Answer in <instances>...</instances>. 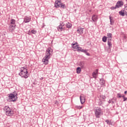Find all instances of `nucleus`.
Instances as JSON below:
<instances>
[{"label":"nucleus","instance_id":"1","mask_svg":"<svg viewBox=\"0 0 127 127\" xmlns=\"http://www.w3.org/2000/svg\"><path fill=\"white\" fill-rule=\"evenodd\" d=\"M51 53H52V49L49 48L46 51V56L42 60L43 62L45 63L46 65H47V64H48V62H49V59H50Z\"/></svg>","mask_w":127,"mask_h":127},{"label":"nucleus","instance_id":"2","mask_svg":"<svg viewBox=\"0 0 127 127\" xmlns=\"http://www.w3.org/2000/svg\"><path fill=\"white\" fill-rule=\"evenodd\" d=\"M19 75L25 79L28 78V71H27V69L24 67H21L20 68V73Z\"/></svg>","mask_w":127,"mask_h":127},{"label":"nucleus","instance_id":"3","mask_svg":"<svg viewBox=\"0 0 127 127\" xmlns=\"http://www.w3.org/2000/svg\"><path fill=\"white\" fill-rule=\"evenodd\" d=\"M94 112L95 113V116L97 119H99L100 116L102 114V109L100 107H95Z\"/></svg>","mask_w":127,"mask_h":127},{"label":"nucleus","instance_id":"4","mask_svg":"<svg viewBox=\"0 0 127 127\" xmlns=\"http://www.w3.org/2000/svg\"><path fill=\"white\" fill-rule=\"evenodd\" d=\"M17 93H13V94H10L8 96V98L11 101V102H15L17 100Z\"/></svg>","mask_w":127,"mask_h":127},{"label":"nucleus","instance_id":"5","mask_svg":"<svg viewBox=\"0 0 127 127\" xmlns=\"http://www.w3.org/2000/svg\"><path fill=\"white\" fill-rule=\"evenodd\" d=\"M4 110L5 111V114L6 116H12L13 115V111H12V110L10 109V108L8 106H5L4 108Z\"/></svg>","mask_w":127,"mask_h":127},{"label":"nucleus","instance_id":"6","mask_svg":"<svg viewBox=\"0 0 127 127\" xmlns=\"http://www.w3.org/2000/svg\"><path fill=\"white\" fill-rule=\"evenodd\" d=\"M105 100H106V96L104 95H100L98 97V105L99 106H102L103 104H104V102H105Z\"/></svg>","mask_w":127,"mask_h":127},{"label":"nucleus","instance_id":"7","mask_svg":"<svg viewBox=\"0 0 127 127\" xmlns=\"http://www.w3.org/2000/svg\"><path fill=\"white\" fill-rule=\"evenodd\" d=\"M119 14L122 15V16H125V15L127 16V4L125 5L124 9H123L121 11H119Z\"/></svg>","mask_w":127,"mask_h":127},{"label":"nucleus","instance_id":"8","mask_svg":"<svg viewBox=\"0 0 127 127\" xmlns=\"http://www.w3.org/2000/svg\"><path fill=\"white\" fill-rule=\"evenodd\" d=\"M31 20V17L25 16L24 18V22L25 23H27L29 22Z\"/></svg>","mask_w":127,"mask_h":127},{"label":"nucleus","instance_id":"9","mask_svg":"<svg viewBox=\"0 0 127 127\" xmlns=\"http://www.w3.org/2000/svg\"><path fill=\"white\" fill-rule=\"evenodd\" d=\"M116 7L119 8V7H121L122 5H124V3L122 1H118L116 4Z\"/></svg>","mask_w":127,"mask_h":127},{"label":"nucleus","instance_id":"10","mask_svg":"<svg viewBox=\"0 0 127 127\" xmlns=\"http://www.w3.org/2000/svg\"><path fill=\"white\" fill-rule=\"evenodd\" d=\"M71 46L73 49L77 50L78 48L79 47V46H78V43H72L71 44Z\"/></svg>","mask_w":127,"mask_h":127},{"label":"nucleus","instance_id":"11","mask_svg":"<svg viewBox=\"0 0 127 127\" xmlns=\"http://www.w3.org/2000/svg\"><path fill=\"white\" fill-rule=\"evenodd\" d=\"M80 100L81 104H84V103H85V96H80Z\"/></svg>","mask_w":127,"mask_h":127},{"label":"nucleus","instance_id":"12","mask_svg":"<svg viewBox=\"0 0 127 127\" xmlns=\"http://www.w3.org/2000/svg\"><path fill=\"white\" fill-rule=\"evenodd\" d=\"M109 19L110 20V24L113 25L114 23H115V20H114V18L111 16H109Z\"/></svg>","mask_w":127,"mask_h":127},{"label":"nucleus","instance_id":"13","mask_svg":"<svg viewBox=\"0 0 127 127\" xmlns=\"http://www.w3.org/2000/svg\"><path fill=\"white\" fill-rule=\"evenodd\" d=\"M92 20L94 22L98 20V16L96 15H93L92 16Z\"/></svg>","mask_w":127,"mask_h":127},{"label":"nucleus","instance_id":"14","mask_svg":"<svg viewBox=\"0 0 127 127\" xmlns=\"http://www.w3.org/2000/svg\"><path fill=\"white\" fill-rule=\"evenodd\" d=\"M61 2H55V6L58 8V7H60L61 5Z\"/></svg>","mask_w":127,"mask_h":127},{"label":"nucleus","instance_id":"15","mask_svg":"<svg viewBox=\"0 0 127 127\" xmlns=\"http://www.w3.org/2000/svg\"><path fill=\"white\" fill-rule=\"evenodd\" d=\"M15 29V26L10 25L9 27V30L10 31H13Z\"/></svg>","mask_w":127,"mask_h":127},{"label":"nucleus","instance_id":"16","mask_svg":"<svg viewBox=\"0 0 127 127\" xmlns=\"http://www.w3.org/2000/svg\"><path fill=\"white\" fill-rule=\"evenodd\" d=\"M83 29H84V28L78 29L77 30L78 33H79V34H81V35L83 34V33H84V30Z\"/></svg>","mask_w":127,"mask_h":127},{"label":"nucleus","instance_id":"17","mask_svg":"<svg viewBox=\"0 0 127 127\" xmlns=\"http://www.w3.org/2000/svg\"><path fill=\"white\" fill-rule=\"evenodd\" d=\"M113 35L111 33H107L108 40H112Z\"/></svg>","mask_w":127,"mask_h":127},{"label":"nucleus","instance_id":"18","mask_svg":"<svg viewBox=\"0 0 127 127\" xmlns=\"http://www.w3.org/2000/svg\"><path fill=\"white\" fill-rule=\"evenodd\" d=\"M112 40H108V45L109 46L108 49H110V48H112Z\"/></svg>","mask_w":127,"mask_h":127},{"label":"nucleus","instance_id":"19","mask_svg":"<svg viewBox=\"0 0 127 127\" xmlns=\"http://www.w3.org/2000/svg\"><path fill=\"white\" fill-rule=\"evenodd\" d=\"M112 101H115V102H117V98L113 97L111 100H109L108 101L109 104H112Z\"/></svg>","mask_w":127,"mask_h":127},{"label":"nucleus","instance_id":"20","mask_svg":"<svg viewBox=\"0 0 127 127\" xmlns=\"http://www.w3.org/2000/svg\"><path fill=\"white\" fill-rule=\"evenodd\" d=\"M97 74H98V69H96V72H94L92 73V75L93 78H94L95 79L97 78Z\"/></svg>","mask_w":127,"mask_h":127},{"label":"nucleus","instance_id":"21","mask_svg":"<svg viewBox=\"0 0 127 127\" xmlns=\"http://www.w3.org/2000/svg\"><path fill=\"white\" fill-rule=\"evenodd\" d=\"M10 24H12L11 25H14L15 26V20L11 19Z\"/></svg>","mask_w":127,"mask_h":127},{"label":"nucleus","instance_id":"22","mask_svg":"<svg viewBox=\"0 0 127 127\" xmlns=\"http://www.w3.org/2000/svg\"><path fill=\"white\" fill-rule=\"evenodd\" d=\"M63 30V27L60 25L58 27V31H62Z\"/></svg>","mask_w":127,"mask_h":127},{"label":"nucleus","instance_id":"23","mask_svg":"<svg viewBox=\"0 0 127 127\" xmlns=\"http://www.w3.org/2000/svg\"><path fill=\"white\" fill-rule=\"evenodd\" d=\"M79 65L80 67L84 68V66H85V63L84 62H81Z\"/></svg>","mask_w":127,"mask_h":127},{"label":"nucleus","instance_id":"24","mask_svg":"<svg viewBox=\"0 0 127 127\" xmlns=\"http://www.w3.org/2000/svg\"><path fill=\"white\" fill-rule=\"evenodd\" d=\"M76 73L77 74H80V73H81V68H80V67H78L77 68Z\"/></svg>","mask_w":127,"mask_h":127},{"label":"nucleus","instance_id":"25","mask_svg":"<svg viewBox=\"0 0 127 127\" xmlns=\"http://www.w3.org/2000/svg\"><path fill=\"white\" fill-rule=\"evenodd\" d=\"M66 26L67 28H70V27L72 26V25H71V24H70L69 22H67L66 23Z\"/></svg>","mask_w":127,"mask_h":127},{"label":"nucleus","instance_id":"26","mask_svg":"<svg viewBox=\"0 0 127 127\" xmlns=\"http://www.w3.org/2000/svg\"><path fill=\"white\" fill-rule=\"evenodd\" d=\"M105 51H106L107 52H108V53H110V52H111V48H110V49L109 50V48L106 47V48H105Z\"/></svg>","mask_w":127,"mask_h":127},{"label":"nucleus","instance_id":"27","mask_svg":"<svg viewBox=\"0 0 127 127\" xmlns=\"http://www.w3.org/2000/svg\"><path fill=\"white\" fill-rule=\"evenodd\" d=\"M100 84L101 85H105V80L104 79H100Z\"/></svg>","mask_w":127,"mask_h":127},{"label":"nucleus","instance_id":"28","mask_svg":"<svg viewBox=\"0 0 127 127\" xmlns=\"http://www.w3.org/2000/svg\"><path fill=\"white\" fill-rule=\"evenodd\" d=\"M102 41H103V42H107V37L106 36H104V37H103Z\"/></svg>","mask_w":127,"mask_h":127},{"label":"nucleus","instance_id":"29","mask_svg":"<svg viewBox=\"0 0 127 127\" xmlns=\"http://www.w3.org/2000/svg\"><path fill=\"white\" fill-rule=\"evenodd\" d=\"M60 7H62V8H65L66 7L65 4H62V3H61V6Z\"/></svg>","mask_w":127,"mask_h":127},{"label":"nucleus","instance_id":"30","mask_svg":"<svg viewBox=\"0 0 127 127\" xmlns=\"http://www.w3.org/2000/svg\"><path fill=\"white\" fill-rule=\"evenodd\" d=\"M106 123H107V125H111V122L109 120H106Z\"/></svg>","mask_w":127,"mask_h":127},{"label":"nucleus","instance_id":"31","mask_svg":"<svg viewBox=\"0 0 127 127\" xmlns=\"http://www.w3.org/2000/svg\"><path fill=\"white\" fill-rule=\"evenodd\" d=\"M122 98L124 99V102H126V101L127 100V97H125V95L122 96Z\"/></svg>","mask_w":127,"mask_h":127},{"label":"nucleus","instance_id":"32","mask_svg":"<svg viewBox=\"0 0 127 127\" xmlns=\"http://www.w3.org/2000/svg\"><path fill=\"white\" fill-rule=\"evenodd\" d=\"M31 31L33 34H36V31L34 30H32Z\"/></svg>","mask_w":127,"mask_h":127},{"label":"nucleus","instance_id":"33","mask_svg":"<svg viewBox=\"0 0 127 127\" xmlns=\"http://www.w3.org/2000/svg\"><path fill=\"white\" fill-rule=\"evenodd\" d=\"M77 50L78 52H80V51L81 52L82 50V48L78 47Z\"/></svg>","mask_w":127,"mask_h":127},{"label":"nucleus","instance_id":"34","mask_svg":"<svg viewBox=\"0 0 127 127\" xmlns=\"http://www.w3.org/2000/svg\"><path fill=\"white\" fill-rule=\"evenodd\" d=\"M86 51H88V50H84V49H81V51L80 52L85 53Z\"/></svg>","mask_w":127,"mask_h":127},{"label":"nucleus","instance_id":"35","mask_svg":"<svg viewBox=\"0 0 127 127\" xmlns=\"http://www.w3.org/2000/svg\"><path fill=\"white\" fill-rule=\"evenodd\" d=\"M60 25L61 26H63H63H64V25H65V24H64V23H63V22H61Z\"/></svg>","mask_w":127,"mask_h":127},{"label":"nucleus","instance_id":"36","mask_svg":"<svg viewBox=\"0 0 127 127\" xmlns=\"http://www.w3.org/2000/svg\"><path fill=\"white\" fill-rule=\"evenodd\" d=\"M87 51H86L84 53L85 54H86V55H87V56H90V54L88 52H87Z\"/></svg>","mask_w":127,"mask_h":127},{"label":"nucleus","instance_id":"37","mask_svg":"<svg viewBox=\"0 0 127 127\" xmlns=\"http://www.w3.org/2000/svg\"><path fill=\"white\" fill-rule=\"evenodd\" d=\"M117 97H118V98H122V97H123V96L121 95L120 93H118L117 94Z\"/></svg>","mask_w":127,"mask_h":127},{"label":"nucleus","instance_id":"38","mask_svg":"<svg viewBox=\"0 0 127 127\" xmlns=\"http://www.w3.org/2000/svg\"><path fill=\"white\" fill-rule=\"evenodd\" d=\"M116 8H118L116 5L115 6V7L112 6L111 7V9H116Z\"/></svg>","mask_w":127,"mask_h":127},{"label":"nucleus","instance_id":"39","mask_svg":"<svg viewBox=\"0 0 127 127\" xmlns=\"http://www.w3.org/2000/svg\"><path fill=\"white\" fill-rule=\"evenodd\" d=\"M31 33H32L31 31H29L28 32V34L29 35H31Z\"/></svg>","mask_w":127,"mask_h":127},{"label":"nucleus","instance_id":"40","mask_svg":"<svg viewBox=\"0 0 127 127\" xmlns=\"http://www.w3.org/2000/svg\"><path fill=\"white\" fill-rule=\"evenodd\" d=\"M61 0H56V2H61Z\"/></svg>","mask_w":127,"mask_h":127},{"label":"nucleus","instance_id":"41","mask_svg":"<svg viewBox=\"0 0 127 127\" xmlns=\"http://www.w3.org/2000/svg\"><path fill=\"white\" fill-rule=\"evenodd\" d=\"M116 101H115L114 100H112V105H114L115 103H116Z\"/></svg>","mask_w":127,"mask_h":127},{"label":"nucleus","instance_id":"42","mask_svg":"<svg viewBox=\"0 0 127 127\" xmlns=\"http://www.w3.org/2000/svg\"><path fill=\"white\" fill-rule=\"evenodd\" d=\"M127 91H125V94H127Z\"/></svg>","mask_w":127,"mask_h":127},{"label":"nucleus","instance_id":"43","mask_svg":"<svg viewBox=\"0 0 127 127\" xmlns=\"http://www.w3.org/2000/svg\"><path fill=\"white\" fill-rule=\"evenodd\" d=\"M79 109H82V107H79Z\"/></svg>","mask_w":127,"mask_h":127},{"label":"nucleus","instance_id":"44","mask_svg":"<svg viewBox=\"0 0 127 127\" xmlns=\"http://www.w3.org/2000/svg\"><path fill=\"white\" fill-rule=\"evenodd\" d=\"M41 80H43V77H42L40 78Z\"/></svg>","mask_w":127,"mask_h":127}]
</instances>
